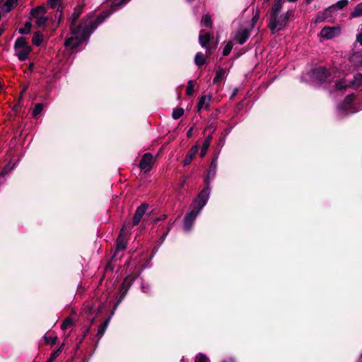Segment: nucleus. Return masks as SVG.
<instances>
[{
  "label": "nucleus",
  "mask_w": 362,
  "mask_h": 362,
  "mask_svg": "<svg viewBox=\"0 0 362 362\" xmlns=\"http://www.w3.org/2000/svg\"><path fill=\"white\" fill-rule=\"evenodd\" d=\"M104 19L105 18L102 16H99L96 19L88 17L78 28H75L71 26L73 36L66 40L65 46L70 48L78 47Z\"/></svg>",
  "instance_id": "f257e3e1"
},
{
  "label": "nucleus",
  "mask_w": 362,
  "mask_h": 362,
  "mask_svg": "<svg viewBox=\"0 0 362 362\" xmlns=\"http://www.w3.org/2000/svg\"><path fill=\"white\" fill-rule=\"evenodd\" d=\"M210 194V190L205 187L199 194L198 197L193 202L194 209L186 214L184 221V228L186 231H189L193 226L194 221L203 207L206 205Z\"/></svg>",
  "instance_id": "f03ea898"
},
{
  "label": "nucleus",
  "mask_w": 362,
  "mask_h": 362,
  "mask_svg": "<svg viewBox=\"0 0 362 362\" xmlns=\"http://www.w3.org/2000/svg\"><path fill=\"white\" fill-rule=\"evenodd\" d=\"M15 51L19 59L23 61L27 59L30 52V47L23 37H19L15 43Z\"/></svg>",
  "instance_id": "7ed1b4c3"
},
{
  "label": "nucleus",
  "mask_w": 362,
  "mask_h": 362,
  "mask_svg": "<svg viewBox=\"0 0 362 362\" xmlns=\"http://www.w3.org/2000/svg\"><path fill=\"white\" fill-rule=\"evenodd\" d=\"M288 13L280 16L271 18L269 27L271 30L274 33L281 30L287 23Z\"/></svg>",
  "instance_id": "20e7f679"
},
{
  "label": "nucleus",
  "mask_w": 362,
  "mask_h": 362,
  "mask_svg": "<svg viewBox=\"0 0 362 362\" xmlns=\"http://www.w3.org/2000/svg\"><path fill=\"white\" fill-rule=\"evenodd\" d=\"M45 13L46 8L44 6H38L31 11V15L33 18H36L35 23L38 27L46 26L48 17L44 16Z\"/></svg>",
  "instance_id": "39448f33"
},
{
  "label": "nucleus",
  "mask_w": 362,
  "mask_h": 362,
  "mask_svg": "<svg viewBox=\"0 0 362 362\" xmlns=\"http://www.w3.org/2000/svg\"><path fill=\"white\" fill-rule=\"evenodd\" d=\"M211 40V35L209 33H205L204 30H201L199 36V42L202 47L206 48V55H210L211 54V49L216 47H212L209 45Z\"/></svg>",
  "instance_id": "423d86ee"
},
{
  "label": "nucleus",
  "mask_w": 362,
  "mask_h": 362,
  "mask_svg": "<svg viewBox=\"0 0 362 362\" xmlns=\"http://www.w3.org/2000/svg\"><path fill=\"white\" fill-rule=\"evenodd\" d=\"M340 34L339 27H325L320 33L319 36L321 38L329 40Z\"/></svg>",
  "instance_id": "0eeeda50"
},
{
  "label": "nucleus",
  "mask_w": 362,
  "mask_h": 362,
  "mask_svg": "<svg viewBox=\"0 0 362 362\" xmlns=\"http://www.w3.org/2000/svg\"><path fill=\"white\" fill-rule=\"evenodd\" d=\"M153 163V156L148 153H145L140 162V168L145 171H149L152 167Z\"/></svg>",
  "instance_id": "6e6552de"
},
{
  "label": "nucleus",
  "mask_w": 362,
  "mask_h": 362,
  "mask_svg": "<svg viewBox=\"0 0 362 362\" xmlns=\"http://www.w3.org/2000/svg\"><path fill=\"white\" fill-rule=\"evenodd\" d=\"M148 207V204H142L137 208V209L134 215V218H133V225L134 226H136L137 224H139L142 216L146 213Z\"/></svg>",
  "instance_id": "1a4fd4ad"
},
{
  "label": "nucleus",
  "mask_w": 362,
  "mask_h": 362,
  "mask_svg": "<svg viewBox=\"0 0 362 362\" xmlns=\"http://www.w3.org/2000/svg\"><path fill=\"white\" fill-rule=\"evenodd\" d=\"M313 78L320 82L327 79L328 72L325 68L319 67L313 70Z\"/></svg>",
  "instance_id": "9d476101"
},
{
  "label": "nucleus",
  "mask_w": 362,
  "mask_h": 362,
  "mask_svg": "<svg viewBox=\"0 0 362 362\" xmlns=\"http://www.w3.org/2000/svg\"><path fill=\"white\" fill-rule=\"evenodd\" d=\"M216 169H217V158H215L212 160L211 164H210V167H209V169L208 170V174H207V177H206L205 179V182H206V187H208L209 189V179L211 177L213 178L215 175H216Z\"/></svg>",
  "instance_id": "9b49d317"
},
{
  "label": "nucleus",
  "mask_w": 362,
  "mask_h": 362,
  "mask_svg": "<svg viewBox=\"0 0 362 362\" xmlns=\"http://www.w3.org/2000/svg\"><path fill=\"white\" fill-rule=\"evenodd\" d=\"M250 34V30L248 29L242 28L237 32L235 39L240 45H243L248 39Z\"/></svg>",
  "instance_id": "f8f14e48"
},
{
  "label": "nucleus",
  "mask_w": 362,
  "mask_h": 362,
  "mask_svg": "<svg viewBox=\"0 0 362 362\" xmlns=\"http://www.w3.org/2000/svg\"><path fill=\"white\" fill-rule=\"evenodd\" d=\"M198 149H199V145L198 144H196V145L193 146L190 148V150L189 151V152L186 155V157H185V160H183L184 165H189L191 163V161L194 158V156L198 152Z\"/></svg>",
  "instance_id": "ddd939ff"
},
{
  "label": "nucleus",
  "mask_w": 362,
  "mask_h": 362,
  "mask_svg": "<svg viewBox=\"0 0 362 362\" xmlns=\"http://www.w3.org/2000/svg\"><path fill=\"white\" fill-rule=\"evenodd\" d=\"M123 233H124V227L122 228L121 233L117 240V251H123L126 248L127 243L125 238L123 236Z\"/></svg>",
  "instance_id": "4468645a"
},
{
  "label": "nucleus",
  "mask_w": 362,
  "mask_h": 362,
  "mask_svg": "<svg viewBox=\"0 0 362 362\" xmlns=\"http://www.w3.org/2000/svg\"><path fill=\"white\" fill-rule=\"evenodd\" d=\"M282 0H275V2L272 8L271 18L277 17L282 7Z\"/></svg>",
  "instance_id": "2eb2a0df"
},
{
  "label": "nucleus",
  "mask_w": 362,
  "mask_h": 362,
  "mask_svg": "<svg viewBox=\"0 0 362 362\" xmlns=\"http://www.w3.org/2000/svg\"><path fill=\"white\" fill-rule=\"evenodd\" d=\"M211 100V97H207L206 95H203L199 99L198 103V110H200L202 108H207L209 105V102Z\"/></svg>",
  "instance_id": "dca6fc26"
},
{
  "label": "nucleus",
  "mask_w": 362,
  "mask_h": 362,
  "mask_svg": "<svg viewBox=\"0 0 362 362\" xmlns=\"http://www.w3.org/2000/svg\"><path fill=\"white\" fill-rule=\"evenodd\" d=\"M226 73V69L223 68H218L216 71L215 78H214V83H217L224 78Z\"/></svg>",
  "instance_id": "f3484780"
},
{
  "label": "nucleus",
  "mask_w": 362,
  "mask_h": 362,
  "mask_svg": "<svg viewBox=\"0 0 362 362\" xmlns=\"http://www.w3.org/2000/svg\"><path fill=\"white\" fill-rule=\"evenodd\" d=\"M17 3V0H7L2 6L1 9L4 12L7 13L11 11L13 6Z\"/></svg>",
  "instance_id": "a211bd4d"
},
{
  "label": "nucleus",
  "mask_w": 362,
  "mask_h": 362,
  "mask_svg": "<svg viewBox=\"0 0 362 362\" xmlns=\"http://www.w3.org/2000/svg\"><path fill=\"white\" fill-rule=\"evenodd\" d=\"M362 16V2L356 5L351 13V18H357Z\"/></svg>",
  "instance_id": "6ab92c4d"
},
{
  "label": "nucleus",
  "mask_w": 362,
  "mask_h": 362,
  "mask_svg": "<svg viewBox=\"0 0 362 362\" xmlns=\"http://www.w3.org/2000/svg\"><path fill=\"white\" fill-rule=\"evenodd\" d=\"M349 86H351V81L347 79H343L336 83V88L338 90H342Z\"/></svg>",
  "instance_id": "aec40b11"
},
{
  "label": "nucleus",
  "mask_w": 362,
  "mask_h": 362,
  "mask_svg": "<svg viewBox=\"0 0 362 362\" xmlns=\"http://www.w3.org/2000/svg\"><path fill=\"white\" fill-rule=\"evenodd\" d=\"M205 62L206 57L202 53L199 52L195 55L194 62L197 66L203 65L205 63Z\"/></svg>",
  "instance_id": "412c9836"
},
{
  "label": "nucleus",
  "mask_w": 362,
  "mask_h": 362,
  "mask_svg": "<svg viewBox=\"0 0 362 362\" xmlns=\"http://www.w3.org/2000/svg\"><path fill=\"white\" fill-rule=\"evenodd\" d=\"M348 3H349L348 0H340L336 4L330 6L329 9V10H334L335 8L342 9L343 8H344L345 6H347Z\"/></svg>",
  "instance_id": "4be33fe9"
},
{
  "label": "nucleus",
  "mask_w": 362,
  "mask_h": 362,
  "mask_svg": "<svg viewBox=\"0 0 362 362\" xmlns=\"http://www.w3.org/2000/svg\"><path fill=\"white\" fill-rule=\"evenodd\" d=\"M351 84L354 87L362 86V74H358L354 76V80L351 81Z\"/></svg>",
  "instance_id": "5701e85b"
},
{
  "label": "nucleus",
  "mask_w": 362,
  "mask_h": 362,
  "mask_svg": "<svg viewBox=\"0 0 362 362\" xmlns=\"http://www.w3.org/2000/svg\"><path fill=\"white\" fill-rule=\"evenodd\" d=\"M43 40V35L40 33H35L33 37V43L39 46Z\"/></svg>",
  "instance_id": "b1692460"
},
{
  "label": "nucleus",
  "mask_w": 362,
  "mask_h": 362,
  "mask_svg": "<svg viewBox=\"0 0 362 362\" xmlns=\"http://www.w3.org/2000/svg\"><path fill=\"white\" fill-rule=\"evenodd\" d=\"M201 23L202 25L211 28L212 26V21L211 19V17L209 15H205L201 21Z\"/></svg>",
  "instance_id": "393cba45"
},
{
  "label": "nucleus",
  "mask_w": 362,
  "mask_h": 362,
  "mask_svg": "<svg viewBox=\"0 0 362 362\" xmlns=\"http://www.w3.org/2000/svg\"><path fill=\"white\" fill-rule=\"evenodd\" d=\"M195 82L194 81H189L187 86L186 93L188 95H192L194 93V87Z\"/></svg>",
  "instance_id": "a878e982"
},
{
  "label": "nucleus",
  "mask_w": 362,
  "mask_h": 362,
  "mask_svg": "<svg viewBox=\"0 0 362 362\" xmlns=\"http://www.w3.org/2000/svg\"><path fill=\"white\" fill-rule=\"evenodd\" d=\"M44 339H45V341L47 344L53 345L55 344L57 337V336L45 335Z\"/></svg>",
  "instance_id": "bb28decb"
},
{
  "label": "nucleus",
  "mask_w": 362,
  "mask_h": 362,
  "mask_svg": "<svg viewBox=\"0 0 362 362\" xmlns=\"http://www.w3.org/2000/svg\"><path fill=\"white\" fill-rule=\"evenodd\" d=\"M184 114V110L182 108H177L173 112L172 117L175 119H177Z\"/></svg>",
  "instance_id": "cd10ccee"
},
{
  "label": "nucleus",
  "mask_w": 362,
  "mask_h": 362,
  "mask_svg": "<svg viewBox=\"0 0 362 362\" xmlns=\"http://www.w3.org/2000/svg\"><path fill=\"white\" fill-rule=\"evenodd\" d=\"M233 48V43L231 42H228L226 46L223 48V54L224 56H227Z\"/></svg>",
  "instance_id": "c85d7f7f"
},
{
  "label": "nucleus",
  "mask_w": 362,
  "mask_h": 362,
  "mask_svg": "<svg viewBox=\"0 0 362 362\" xmlns=\"http://www.w3.org/2000/svg\"><path fill=\"white\" fill-rule=\"evenodd\" d=\"M352 99H353V96L352 95H348L346 98L345 101H344V104L342 105V106H341V109L343 110H346L349 109V104L352 101Z\"/></svg>",
  "instance_id": "c756f323"
},
{
  "label": "nucleus",
  "mask_w": 362,
  "mask_h": 362,
  "mask_svg": "<svg viewBox=\"0 0 362 362\" xmlns=\"http://www.w3.org/2000/svg\"><path fill=\"white\" fill-rule=\"evenodd\" d=\"M209 147V141H205L204 142V144L202 145V149H201L200 156L202 158L205 156Z\"/></svg>",
  "instance_id": "7c9ffc66"
},
{
  "label": "nucleus",
  "mask_w": 362,
  "mask_h": 362,
  "mask_svg": "<svg viewBox=\"0 0 362 362\" xmlns=\"http://www.w3.org/2000/svg\"><path fill=\"white\" fill-rule=\"evenodd\" d=\"M73 324V320L71 318H67L66 319L64 322L61 325V328L63 330H65L66 329H67L69 327H71Z\"/></svg>",
  "instance_id": "2f4dec72"
},
{
  "label": "nucleus",
  "mask_w": 362,
  "mask_h": 362,
  "mask_svg": "<svg viewBox=\"0 0 362 362\" xmlns=\"http://www.w3.org/2000/svg\"><path fill=\"white\" fill-rule=\"evenodd\" d=\"M42 109H43L42 104H41V103L37 104L33 110V116L36 117L37 115H39L42 112Z\"/></svg>",
  "instance_id": "473e14b6"
},
{
  "label": "nucleus",
  "mask_w": 362,
  "mask_h": 362,
  "mask_svg": "<svg viewBox=\"0 0 362 362\" xmlns=\"http://www.w3.org/2000/svg\"><path fill=\"white\" fill-rule=\"evenodd\" d=\"M30 29H31V23H29V22H27L25 25V27L24 28H22L19 30V32L21 33V34H26V33H30Z\"/></svg>",
  "instance_id": "72a5a7b5"
},
{
  "label": "nucleus",
  "mask_w": 362,
  "mask_h": 362,
  "mask_svg": "<svg viewBox=\"0 0 362 362\" xmlns=\"http://www.w3.org/2000/svg\"><path fill=\"white\" fill-rule=\"evenodd\" d=\"M197 362H209V358L203 354H199L196 357Z\"/></svg>",
  "instance_id": "f704fd0d"
},
{
  "label": "nucleus",
  "mask_w": 362,
  "mask_h": 362,
  "mask_svg": "<svg viewBox=\"0 0 362 362\" xmlns=\"http://www.w3.org/2000/svg\"><path fill=\"white\" fill-rule=\"evenodd\" d=\"M106 329H107V328H106V325H101L98 327V333H97V336L98 337V338H99V339H100V338L103 336V334H104V333H105V332Z\"/></svg>",
  "instance_id": "c9c22d12"
},
{
  "label": "nucleus",
  "mask_w": 362,
  "mask_h": 362,
  "mask_svg": "<svg viewBox=\"0 0 362 362\" xmlns=\"http://www.w3.org/2000/svg\"><path fill=\"white\" fill-rule=\"evenodd\" d=\"M79 16H80V13L77 12L76 11H74V12L73 13V18H72V21L71 23V27L73 26V28H74V23L79 18Z\"/></svg>",
  "instance_id": "e433bc0d"
},
{
  "label": "nucleus",
  "mask_w": 362,
  "mask_h": 362,
  "mask_svg": "<svg viewBox=\"0 0 362 362\" xmlns=\"http://www.w3.org/2000/svg\"><path fill=\"white\" fill-rule=\"evenodd\" d=\"M60 354V349H57L56 351H54L50 356L49 357V360L53 362L56 358Z\"/></svg>",
  "instance_id": "4c0bfd02"
},
{
  "label": "nucleus",
  "mask_w": 362,
  "mask_h": 362,
  "mask_svg": "<svg viewBox=\"0 0 362 362\" xmlns=\"http://www.w3.org/2000/svg\"><path fill=\"white\" fill-rule=\"evenodd\" d=\"M127 0H113L112 4L114 6H119L124 4Z\"/></svg>",
  "instance_id": "58836bf2"
},
{
  "label": "nucleus",
  "mask_w": 362,
  "mask_h": 362,
  "mask_svg": "<svg viewBox=\"0 0 362 362\" xmlns=\"http://www.w3.org/2000/svg\"><path fill=\"white\" fill-rule=\"evenodd\" d=\"M60 0H48V5L50 8H54L57 6Z\"/></svg>",
  "instance_id": "ea45409f"
},
{
  "label": "nucleus",
  "mask_w": 362,
  "mask_h": 362,
  "mask_svg": "<svg viewBox=\"0 0 362 362\" xmlns=\"http://www.w3.org/2000/svg\"><path fill=\"white\" fill-rule=\"evenodd\" d=\"M56 17L59 18V21L62 18V8H58V9L57 11V13H56Z\"/></svg>",
  "instance_id": "a19ab883"
},
{
  "label": "nucleus",
  "mask_w": 362,
  "mask_h": 362,
  "mask_svg": "<svg viewBox=\"0 0 362 362\" xmlns=\"http://www.w3.org/2000/svg\"><path fill=\"white\" fill-rule=\"evenodd\" d=\"M357 41L362 45V33L357 35Z\"/></svg>",
  "instance_id": "79ce46f5"
},
{
  "label": "nucleus",
  "mask_w": 362,
  "mask_h": 362,
  "mask_svg": "<svg viewBox=\"0 0 362 362\" xmlns=\"http://www.w3.org/2000/svg\"><path fill=\"white\" fill-rule=\"evenodd\" d=\"M192 131H193V128H192V127H191V128L187 131V137H190V136H192Z\"/></svg>",
  "instance_id": "37998d69"
},
{
  "label": "nucleus",
  "mask_w": 362,
  "mask_h": 362,
  "mask_svg": "<svg viewBox=\"0 0 362 362\" xmlns=\"http://www.w3.org/2000/svg\"><path fill=\"white\" fill-rule=\"evenodd\" d=\"M322 20H323L322 18H321L320 16L316 18L317 22H321V21H322Z\"/></svg>",
  "instance_id": "c03bdc74"
},
{
  "label": "nucleus",
  "mask_w": 362,
  "mask_h": 362,
  "mask_svg": "<svg viewBox=\"0 0 362 362\" xmlns=\"http://www.w3.org/2000/svg\"><path fill=\"white\" fill-rule=\"evenodd\" d=\"M108 323H109V319H107L103 324H102V325H106V327H107L108 325Z\"/></svg>",
  "instance_id": "a18cd8bd"
},
{
  "label": "nucleus",
  "mask_w": 362,
  "mask_h": 362,
  "mask_svg": "<svg viewBox=\"0 0 362 362\" xmlns=\"http://www.w3.org/2000/svg\"><path fill=\"white\" fill-rule=\"evenodd\" d=\"M211 139V136H209L207 137V139L205 140V141H209V145H210Z\"/></svg>",
  "instance_id": "49530a36"
},
{
  "label": "nucleus",
  "mask_w": 362,
  "mask_h": 362,
  "mask_svg": "<svg viewBox=\"0 0 362 362\" xmlns=\"http://www.w3.org/2000/svg\"><path fill=\"white\" fill-rule=\"evenodd\" d=\"M63 347H64V344H62L60 346V347L58 349H60V353L62 352V349H63Z\"/></svg>",
  "instance_id": "de8ad7c7"
},
{
  "label": "nucleus",
  "mask_w": 362,
  "mask_h": 362,
  "mask_svg": "<svg viewBox=\"0 0 362 362\" xmlns=\"http://www.w3.org/2000/svg\"><path fill=\"white\" fill-rule=\"evenodd\" d=\"M4 32V28H0V35H1V34L3 33Z\"/></svg>",
  "instance_id": "09e8293b"
},
{
  "label": "nucleus",
  "mask_w": 362,
  "mask_h": 362,
  "mask_svg": "<svg viewBox=\"0 0 362 362\" xmlns=\"http://www.w3.org/2000/svg\"><path fill=\"white\" fill-rule=\"evenodd\" d=\"M288 1H290V2H294V1H296V0H288Z\"/></svg>",
  "instance_id": "8fccbe9b"
},
{
  "label": "nucleus",
  "mask_w": 362,
  "mask_h": 362,
  "mask_svg": "<svg viewBox=\"0 0 362 362\" xmlns=\"http://www.w3.org/2000/svg\"><path fill=\"white\" fill-rule=\"evenodd\" d=\"M47 362H52V361H51L49 359H48V360L47 361Z\"/></svg>",
  "instance_id": "3c124183"
},
{
  "label": "nucleus",
  "mask_w": 362,
  "mask_h": 362,
  "mask_svg": "<svg viewBox=\"0 0 362 362\" xmlns=\"http://www.w3.org/2000/svg\"><path fill=\"white\" fill-rule=\"evenodd\" d=\"M308 2H309V0H307Z\"/></svg>",
  "instance_id": "603ef678"
},
{
  "label": "nucleus",
  "mask_w": 362,
  "mask_h": 362,
  "mask_svg": "<svg viewBox=\"0 0 362 362\" xmlns=\"http://www.w3.org/2000/svg\"><path fill=\"white\" fill-rule=\"evenodd\" d=\"M308 2H309V0H307Z\"/></svg>",
  "instance_id": "864d4df0"
},
{
  "label": "nucleus",
  "mask_w": 362,
  "mask_h": 362,
  "mask_svg": "<svg viewBox=\"0 0 362 362\" xmlns=\"http://www.w3.org/2000/svg\"><path fill=\"white\" fill-rule=\"evenodd\" d=\"M223 362H226V361H223Z\"/></svg>",
  "instance_id": "5fc2aeb1"
}]
</instances>
